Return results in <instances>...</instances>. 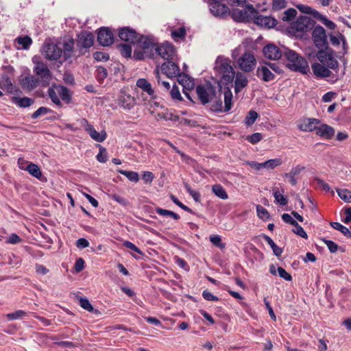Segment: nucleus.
I'll use <instances>...</instances> for the list:
<instances>
[{
	"mask_svg": "<svg viewBox=\"0 0 351 351\" xmlns=\"http://www.w3.org/2000/svg\"><path fill=\"white\" fill-rule=\"evenodd\" d=\"M58 85L53 84L48 89V95L49 98L51 99L52 102L55 104L56 106L61 107L62 102L58 97V94L57 93Z\"/></svg>",
	"mask_w": 351,
	"mask_h": 351,
	"instance_id": "nucleus-34",
	"label": "nucleus"
},
{
	"mask_svg": "<svg viewBox=\"0 0 351 351\" xmlns=\"http://www.w3.org/2000/svg\"><path fill=\"white\" fill-rule=\"evenodd\" d=\"M211 110L215 112H224V106L221 99H217L216 95L211 102Z\"/></svg>",
	"mask_w": 351,
	"mask_h": 351,
	"instance_id": "nucleus-49",
	"label": "nucleus"
},
{
	"mask_svg": "<svg viewBox=\"0 0 351 351\" xmlns=\"http://www.w3.org/2000/svg\"><path fill=\"white\" fill-rule=\"evenodd\" d=\"M319 119L315 118H308L304 119L298 125V128L303 132H313L316 130L317 125H319Z\"/></svg>",
	"mask_w": 351,
	"mask_h": 351,
	"instance_id": "nucleus-26",
	"label": "nucleus"
},
{
	"mask_svg": "<svg viewBox=\"0 0 351 351\" xmlns=\"http://www.w3.org/2000/svg\"><path fill=\"white\" fill-rule=\"evenodd\" d=\"M234 91L235 93H238L241 92L243 88L247 86L248 80L246 75L241 72H237V73H234Z\"/></svg>",
	"mask_w": 351,
	"mask_h": 351,
	"instance_id": "nucleus-28",
	"label": "nucleus"
},
{
	"mask_svg": "<svg viewBox=\"0 0 351 351\" xmlns=\"http://www.w3.org/2000/svg\"><path fill=\"white\" fill-rule=\"evenodd\" d=\"M32 61L34 64L33 71L38 77V82H40L42 86H47L52 79V75L47 63L37 60L36 58H34Z\"/></svg>",
	"mask_w": 351,
	"mask_h": 351,
	"instance_id": "nucleus-7",
	"label": "nucleus"
},
{
	"mask_svg": "<svg viewBox=\"0 0 351 351\" xmlns=\"http://www.w3.org/2000/svg\"><path fill=\"white\" fill-rule=\"evenodd\" d=\"M79 302H80V306L82 308H83L84 309L88 311V312L93 311V307L88 299L80 298L79 299Z\"/></svg>",
	"mask_w": 351,
	"mask_h": 351,
	"instance_id": "nucleus-62",
	"label": "nucleus"
},
{
	"mask_svg": "<svg viewBox=\"0 0 351 351\" xmlns=\"http://www.w3.org/2000/svg\"><path fill=\"white\" fill-rule=\"evenodd\" d=\"M241 8H233L230 14L234 21L238 22H245L253 20L257 15V10L254 9L252 5L241 6Z\"/></svg>",
	"mask_w": 351,
	"mask_h": 351,
	"instance_id": "nucleus-8",
	"label": "nucleus"
},
{
	"mask_svg": "<svg viewBox=\"0 0 351 351\" xmlns=\"http://www.w3.org/2000/svg\"><path fill=\"white\" fill-rule=\"evenodd\" d=\"M210 242L220 249H224L226 245L221 242V239L219 235H212L210 237Z\"/></svg>",
	"mask_w": 351,
	"mask_h": 351,
	"instance_id": "nucleus-59",
	"label": "nucleus"
},
{
	"mask_svg": "<svg viewBox=\"0 0 351 351\" xmlns=\"http://www.w3.org/2000/svg\"><path fill=\"white\" fill-rule=\"evenodd\" d=\"M317 58L321 63L330 69L332 71L340 72L339 64L334 58L332 51L319 50L317 52Z\"/></svg>",
	"mask_w": 351,
	"mask_h": 351,
	"instance_id": "nucleus-10",
	"label": "nucleus"
},
{
	"mask_svg": "<svg viewBox=\"0 0 351 351\" xmlns=\"http://www.w3.org/2000/svg\"><path fill=\"white\" fill-rule=\"evenodd\" d=\"M27 313L22 310H18L14 313L7 314V317L10 320H14L24 317Z\"/></svg>",
	"mask_w": 351,
	"mask_h": 351,
	"instance_id": "nucleus-56",
	"label": "nucleus"
},
{
	"mask_svg": "<svg viewBox=\"0 0 351 351\" xmlns=\"http://www.w3.org/2000/svg\"><path fill=\"white\" fill-rule=\"evenodd\" d=\"M241 47H237L232 51V58L237 62L238 67L243 71H252L256 65V60L253 53L245 51L241 56Z\"/></svg>",
	"mask_w": 351,
	"mask_h": 351,
	"instance_id": "nucleus-2",
	"label": "nucleus"
},
{
	"mask_svg": "<svg viewBox=\"0 0 351 351\" xmlns=\"http://www.w3.org/2000/svg\"><path fill=\"white\" fill-rule=\"evenodd\" d=\"M313 74L319 78H326L327 81L330 83H335L341 79L343 75V72L332 71L321 62L313 63L311 65Z\"/></svg>",
	"mask_w": 351,
	"mask_h": 351,
	"instance_id": "nucleus-6",
	"label": "nucleus"
},
{
	"mask_svg": "<svg viewBox=\"0 0 351 351\" xmlns=\"http://www.w3.org/2000/svg\"><path fill=\"white\" fill-rule=\"evenodd\" d=\"M263 51L265 58L274 60L280 59L284 53V51L274 44L267 45L264 47Z\"/></svg>",
	"mask_w": 351,
	"mask_h": 351,
	"instance_id": "nucleus-19",
	"label": "nucleus"
},
{
	"mask_svg": "<svg viewBox=\"0 0 351 351\" xmlns=\"http://www.w3.org/2000/svg\"><path fill=\"white\" fill-rule=\"evenodd\" d=\"M184 186H185L186 191L190 194V195L193 198V199L196 202H199L200 199H201V195H200L199 193H198L197 191H196L195 190H193L191 188V186L187 184H186L184 185Z\"/></svg>",
	"mask_w": 351,
	"mask_h": 351,
	"instance_id": "nucleus-61",
	"label": "nucleus"
},
{
	"mask_svg": "<svg viewBox=\"0 0 351 351\" xmlns=\"http://www.w3.org/2000/svg\"><path fill=\"white\" fill-rule=\"evenodd\" d=\"M293 226L294 227V228L293 229V232L295 234L300 236L301 237H302L304 239L308 238V235H307L306 232L304 231L303 228L298 223L297 221L293 225Z\"/></svg>",
	"mask_w": 351,
	"mask_h": 351,
	"instance_id": "nucleus-57",
	"label": "nucleus"
},
{
	"mask_svg": "<svg viewBox=\"0 0 351 351\" xmlns=\"http://www.w3.org/2000/svg\"><path fill=\"white\" fill-rule=\"evenodd\" d=\"M316 19L320 21L326 27L329 28L330 29H335L336 27V25L333 21L328 19L325 16L320 14L319 12V14L317 15Z\"/></svg>",
	"mask_w": 351,
	"mask_h": 351,
	"instance_id": "nucleus-47",
	"label": "nucleus"
},
{
	"mask_svg": "<svg viewBox=\"0 0 351 351\" xmlns=\"http://www.w3.org/2000/svg\"><path fill=\"white\" fill-rule=\"evenodd\" d=\"M97 160L100 162H106L108 160V153L106 149L99 145V152L96 156Z\"/></svg>",
	"mask_w": 351,
	"mask_h": 351,
	"instance_id": "nucleus-58",
	"label": "nucleus"
},
{
	"mask_svg": "<svg viewBox=\"0 0 351 351\" xmlns=\"http://www.w3.org/2000/svg\"><path fill=\"white\" fill-rule=\"evenodd\" d=\"M170 94L173 100L181 101L182 99L179 88L176 84L171 89Z\"/></svg>",
	"mask_w": 351,
	"mask_h": 351,
	"instance_id": "nucleus-64",
	"label": "nucleus"
},
{
	"mask_svg": "<svg viewBox=\"0 0 351 351\" xmlns=\"http://www.w3.org/2000/svg\"><path fill=\"white\" fill-rule=\"evenodd\" d=\"M274 196L275 200L277 203H278L281 206H285L287 204V199L282 194H281L278 191H276L274 192Z\"/></svg>",
	"mask_w": 351,
	"mask_h": 351,
	"instance_id": "nucleus-60",
	"label": "nucleus"
},
{
	"mask_svg": "<svg viewBox=\"0 0 351 351\" xmlns=\"http://www.w3.org/2000/svg\"><path fill=\"white\" fill-rule=\"evenodd\" d=\"M298 9L302 13L308 14L316 18L317 15L319 14V12L314 10L310 6L299 4L297 5Z\"/></svg>",
	"mask_w": 351,
	"mask_h": 351,
	"instance_id": "nucleus-45",
	"label": "nucleus"
},
{
	"mask_svg": "<svg viewBox=\"0 0 351 351\" xmlns=\"http://www.w3.org/2000/svg\"><path fill=\"white\" fill-rule=\"evenodd\" d=\"M256 213L258 217L263 220H267L270 217L267 209L261 205L256 206Z\"/></svg>",
	"mask_w": 351,
	"mask_h": 351,
	"instance_id": "nucleus-52",
	"label": "nucleus"
},
{
	"mask_svg": "<svg viewBox=\"0 0 351 351\" xmlns=\"http://www.w3.org/2000/svg\"><path fill=\"white\" fill-rule=\"evenodd\" d=\"M303 169L304 167L298 165L296 167L291 168V171L289 173H285L283 175V177L288 178L291 185L295 186L298 182L296 176H298Z\"/></svg>",
	"mask_w": 351,
	"mask_h": 351,
	"instance_id": "nucleus-32",
	"label": "nucleus"
},
{
	"mask_svg": "<svg viewBox=\"0 0 351 351\" xmlns=\"http://www.w3.org/2000/svg\"><path fill=\"white\" fill-rule=\"evenodd\" d=\"M330 43L335 46L337 47L342 43V51L341 52L343 55L346 54L348 51V46L346 43V38L343 35L339 34L337 36L334 35H330Z\"/></svg>",
	"mask_w": 351,
	"mask_h": 351,
	"instance_id": "nucleus-29",
	"label": "nucleus"
},
{
	"mask_svg": "<svg viewBox=\"0 0 351 351\" xmlns=\"http://www.w3.org/2000/svg\"><path fill=\"white\" fill-rule=\"evenodd\" d=\"M196 93L203 104L212 102L216 95V90L210 84L199 85L196 87Z\"/></svg>",
	"mask_w": 351,
	"mask_h": 351,
	"instance_id": "nucleus-9",
	"label": "nucleus"
},
{
	"mask_svg": "<svg viewBox=\"0 0 351 351\" xmlns=\"http://www.w3.org/2000/svg\"><path fill=\"white\" fill-rule=\"evenodd\" d=\"M136 86L141 88L144 92L147 93L149 95L153 97L154 90L152 87L151 84L145 79L141 78L136 82Z\"/></svg>",
	"mask_w": 351,
	"mask_h": 351,
	"instance_id": "nucleus-33",
	"label": "nucleus"
},
{
	"mask_svg": "<svg viewBox=\"0 0 351 351\" xmlns=\"http://www.w3.org/2000/svg\"><path fill=\"white\" fill-rule=\"evenodd\" d=\"M97 40L102 46H110L114 41V36L110 29L102 27L97 34Z\"/></svg>",
	"mask_w": 351,
	"mask_h": 351,
	"instance_id": "nucleus-17",
	"label": "nucleus"
},
{
	"mask_svg": "<svg viewBox=\"0 0 351 351\" xmlns=\"http://www.w3.org/2000/svg\"><path fill=\"white\" fill-rule=\"evenodd\" d=\"M224 96V112L229 111L232 108V93L229 88L225 89Z\"/></svg>",
	"mask_w": 351,
	"mask_h": 351,
	"instance_id": "nucleus-36",
	"label": "nucleus"
},
{
	"mask_svg": "<svg viewBox=\"0 0 351 351\" xmlns=\"http://www.w3.org/2000/svg\"><path fill=\"white\" fill-rule=\"evenodd\" d=\"M281 164L282 160L280 158L270 159L263 162V167L265 169L270 170L280 166Z\"/></svg>",
	"mask_w": 351,
	"mask_h": 351,
	"instance_id": "nucleus-42",
	"label": "nucleus"
},
{
	"mask_svg": "<svg viewBox=\"0 0 351 351\" xmlns=\"http://www.w3.org/2000/svg\"><path fill=\"white\" fill-rule=\"evenodd\" d=\"M314 27V21L308 16H300L291 23L289 32L297 37H302L304 34L310 32Z\"/></svg>",
	"mask_w": 351,
	"mask_h": 351,
	"instance_id": "nucleus-5",
	"label": "nucleus"
},
{
	"mask_svg": "<svg viewBox=\"0 0 351 351\" xmlns=\"http://www.w3.org/2000/svg\"><path fill=\"white\" fill-rule=\"evenodd\" d=\"M75 41L73 38H68L63 40L62 44V55L64 60L71 58L73 56Z\"/></svg>",
	"mask_w": 351,
	"mask_h": 351,
	"instance_id": "nucleus-23",
	"label": "nucleus"
},
{
	"mask_svg": "<svg viewBox=\"0 0 351 351\" xmlns=\"http://www.w3.org/2000/svg\"><path fill=\"white\" fill-rule=\"evenodd\" d=\"M56 91L58 94V97L65 104H69L71 102L72 93L69 88L62 85H58V90Z\"/></svg>",
	"mask_w": 351,
	"mask_h": 351,
	"instance_id": "nucleus-31",
	"label": "nucleus"
},
{
	"mask_svg": "<svg viewBox=\"0 0 351 351\" xmlns=\"http://www.w3.org/2000/svg\"><path fill=\"white\" fill-rule=\"evenodd\" d=\"M108 76L107 70L103 66H97L96 69V77L97 80L101 84L104 79Z\"/></svg>",
	"mask_w": 351,
	"mask_h": 351,
	"instance_id": "nucleus-50",
	"label": "nucleus"
},
{
	"mask_svg": "<svg viewBox=\"0 0 351 351\" xmlns=\"http://www.w3.org/2000/svg\"><path fill=\"white\" fill-rule=\"evenodd\" d=\"M156 213L158 215H161V216L171 217L172 218H173L176 220H178V219H180V216L177 213H174L173 211L161 208H156Z\"/></svg>",
	"mask_w": 351,
	"mask_h": 351,
	"instance_id": "nucleus-48",
	"label": "nucleus"
},
{
	"mask_svg": "<svg viewBox=\"0 0 351 351\" xmlns=\"http://www.w3.org/2000/svg\"><path fill=\"white\" fill-rule=\"evenodd\" d=\"M16 41L22 46L23 49H28L32 43V38L28 36H19L16 39Z\"/></svg>",
	"mask_w": 351,
	"mask_h": 351,
	"instance_id": "nucleus-41",
	"label": "nucleus"
},
{
	"mask_svg": "<svg viewBox=\"0 0 351 351\" xmlns=\"http://www.w3.org/2000/svg\"><path fill=\"white\" fill-rule=\"evenodd\" d=\"M138 36V34L135 30L128 27H122L119 29V36L122 40L125 42L135 44L137 40Z\"/></svg>",
	"mask_w": 351,
	"mask_h": 351,
	"instance_id": "nucleus-20",
	"label": "nucleus"
},
{
	"mask_svg": "<svg viewBox=\"0 0 351 351\" xmlns=\"http://www.w3.org/2000/svg\"><path fill=\"white\" fill-rule=\"evenodd\" d=\"M43 54L49 60H58L62 55L60 45L53 43H45L43 47Z\"/></svg>",
	"mask_w": 351,
	"mask_h": 351,
	"instance_id": "nucleus-13",
	"label": "nucleus"
},
{
	"mask_svg": "<svg viewBox=\"0 0 351 351\" xmlns=\"http://www.w3.org/2000/svg\"><path fill=\"white\" fill-rule=\"evenodd\" d=\"M171 35L175 41H178L180 39L185 38L186 29L184 26H182L178 29H171Z\"/></svg>",
	"mask_w": 351,
	"mask_h": 351,
	"instance_id": "nucleus-38",
	"label": "nucleus"
},
{
	"mask_svg": "<svg viewBox=\"0 0 351 351\" xmlns=\"http://www.w3.org/2000/svg\"><path fill=\"white\" fill-rule=\"evenodd\" d=\"M253 21L256 25L266 28L274 27L277 23L274 18L259 15L258 12Z\"/></svg>",
	"mask_w": 351,
	"mask_h": 351,
	"instance_id": "nucleus-22",
	"label": "nucleus"
},
{
	"mask_svg": "<svg viewBox=\"0 0 351 351\" xmlns=\"http://www.w3.org/2000/svg\"><path fill=\"white\" fill-rule=\"evenodd\" d=\"M79 123L82 127L85 132H86L90 137L95 141L98 143L104 142L107 138V133L104 130L100 132H97L94 128L93 125L88 123V121L83 118L80 119Z\"/></svg>",
	"mask_w": 351,
	"mask_h": 351,
	"instance_id": "nucleus-11",
	"label": "nucleus"
},
{
	"mask_svg": "<svg viewBox=\"0 0 351 351\" xmlns=\"http://www.w3.org/2000/svg\"><path fill=\"white\" fill-rule=\"evenodd\" d=\"M215 74L226 83H231L234 77V70L230 64V60L223 56H219L215 62Z\"/></svg>",
	"mask_w": 351,
	"mask_h": 351,
	"instance_id": "nucleus-3",
	"label": "nucleus"
},
{
	"mask_svg": "<svg viewBox=\"0 0 351 351\" xmlns=\"http://www.w3.org/2000/svg\"><path fill=\"white\" fill-rule=\"evenodd\" d=\"M161 71L168 77H178L181 74L179 66L172 61H167L161 66Z\"/></svg>",
	"mask_w": 351,
	"mask_h": 351,
	"instance_id": "nucleus-18",
	"label": "nucleus"
},
{
	"mask_svg": "<svg viewBox=\"0 0 351 351\" xmlns=\"http://www.w3.org/2000/svg\"><path fill=\"white\" fill-rule=\"evenodd\" d=\"M284 56L287 61V66L291 71L306 74L309 71L307 60L295 51L285 49Z\"/></svg>",
	"mask_w": 351,
	"mask_h": 351,
	"instance_id": "nucleus-1",
	"label": "nucleus"
},
{
	"mask_svg": "<svg viewBox=\"0 0 351 351\" xmlns=\"http://www.w3.org/2000/svg\"><path fill=\"white\" fill-rule=\"evenodd\" d=\"M94 40V35L87 31H83L78 35L77 47L79 49L80 55L84 54L93 45Z\"/></svg>",
	"mask_w": 351,
	"mask_h": 351,
	"instance_id": "nucleus-12",
	"label": "nucleus"
},
{
	"mask_svg": "<svg viewBox=\"0 0 351 351\" xmlns=\"http://www.w3.org/2000/svg\"><path fill=\"white\" fill-rule=\"evenodd\" d=\"M330 226L334 229L341 232L345 237L348 238H351V232L347 227L343 226L339 222H331Z\"/></svg>",
	"mask_w": 351,
	"mask_h": 351,
	"instance_id": "nucleus-39",
	"label": "nucleus"
},
{
	"mask_svg": "<svg viewBox=\"0 0 351 351\" xmlns=\"http://www.w3.org/2000/svg\"><path fill=\"white\" fill-rule=\"evenodd\" d=\"M50 111L51 110L49 108L43 106L40 107L32 114V118L37 119L41 115L47 114V113L50 112Z\"/></svg>",
	"mask_w": 351,
	"mask_h": 351,
	"instance_id": "nucleus-63",
	"label": "nucleus"
},
{
	"mask_svg": "<svg viewBox=\"0 0 351 351\" xmlns=\"http://www.w3.org/2000/svg\"><path fill=\"white\" fill-rule=\"evenodd\" d=\"M118 172L125 176L129 180L137 182L139 180V176L137 172L129 171L126 170H118Z\"/></svg>",
	"mask_w": 351,
	"mask_h": 351,
	"instance_id": "nucleus-44",
	"label": "nucleus"
},
{
	"mask_svg": "<svg viewBox=\"0 0 351 351\" xmlns=\"http://www.w3.org/2000/svg\"><path fill=\"white\" fill-rule=\"evenodd\" d=\"M212 191L216 196H217L221 199H226L228 198V195L226 190L220 184L213 185L212 187Z\"/></svg>",
	"mask_w": 351,
	"mask_h": 351,
	"instance_id": "nucleus-37",
	"label": "nucleus"
},
{
	"mask_svg": "<svg viewBox=\"0 0 351 351\" xmlns=\"http://www.w3.org/2000/svg\"><path fill=\"white\" fill-rule=\"evenodd\" d=\"M223 1L217 0L215 2L209 3L210 10L214 16H224L230 13L228 7L222 3Z\"/></svg>",
	"mask_w": 351,
	"mask_h": 351,
	"instance_id": "nucleus-16",
	"label": "nucleus"
},
{
	"mask_svg": "<svg viewBox=\"0 0 351 351\" xmlns=\"http://www.w3.org/2000/svg\"><path fill=\"white\" fill-rule=\"evenodd\" d=\"M34 102L33 99L27 97L15 98V104L21 108L29 107L33 104Z\"/></svg>",
	"mask_w": 351,
	"mask_h": 351,
	"instance_id": "nucleus-40",
	"label": "nucleus"
},
{
	"mask_svg": "<svg viewBox=\"0 0 351 351\" xmlns=\"http://www.w3.org/2000/svg\"><path fill=\"white\" fill-rule=\"evenodd\" d=\"M175 52L173 46L169 43H162L155 48V53L167 61L173 58Z\"/></svg>",
	"mask_w": 351,
	"mask_h": 351,
	"instance_id": "nucleus-15",
	"label": "nucleus"
},
{
	"mask_svg": "<svg viewBox=\"0 0 351 351\" xmlns=\"http://www.w3.org/2000/svg\"><path fill=\"white\" fill-rule=\"evenodd\" d=\"M258 118V113L254 110H250L245 118V123L250 126L256 121Z\"/></svg>",
	"mask_w": 351,
	"mask_h": 351,
	"instance_id": "nucleus-51",
	"label": "nucleus"
},
{
	"mask_svg": "<svg viewBox=\"0 0 351 351\" xmlns=\"http://www.w3.org/2000/svg\"><path fill=\"white\" fill-rule=\"evenodd\" d=\"M297 14V11L294 8H289L284 12L282 19L284 21L292 20Z\"/></svg>",
	"mask_w": 351,
	"mask_h": 351,
	"instance_id": "nucleus-54",
	"label": "nucleus"
},
{
	"mask_svg": "<svg viewBox=\"0 0 351 351\" xmlns=\"http://www.w3.org/2000/svg\"><path fill=\"white\" fill-rule=\"evenodd\" d=\"M336 191L342 200L346 202H351V191L350 190L346 189H336Z\"/></svg>",
	"mask_w": 351,
	"mask_h": 351,
	"instance_id": "nucleus-46",
	"label": "nucleus"
},
{
	"mask_svg": "<svg viewBox=\"0 0 351 351\" xmlns=\"http://www.w3.org/2000/svg\"><path fill=\"white\" fill-rule=\"evenodd\" d=\"M324 242L331 253H335L338 250H340L341 252H344V250L342 247H339V245L332 241L324 239Z\"/></svg>",
	"mask_w": 351,
	"mask_h": 351,
	"instance_id": "nucleus-55",
	"label": "nucleus"
},
{
	"mask_svg": "<svg viewBox=\"0 0 351 351\" xmlns=\"http://www.w3.org/2000/svg\"><path fill=\"white\" fill-rule=\"evenodd\" d=\"M256 75L258 78L265 82H270L275 79V75L267 66H259L256 69Z\"/></svg>",
	"mask_w": 351,
	"mask_h": 351,
	"instance_id": "nucleus-24",
	"label": "nucleus"
},
{
	"mask_svg": "<svg viewBox=\"0 0 351 351\" xmlns=\"http://www.w3.org/2000/svg\"><path fill=\"white\" fill-rule=\"evenodd\" d=\"M121 53L125 58H130L132 55V49L130 45L121 44L119 45Z\"/></svg>",
	"mask_w": 351,
	"mask_h": 351,
	"instance_id": "nucleus-53",
	"label": "nucleus"
},
{
	"mask_svg": "<svg viewBox=\"0 0 351 351\" xmlns=\"http://www.w3.org/2000/svg\"><path fill=\"white\" fill-rule=\"evenodd\" d=\"M315 134L324 139H331L335 135V129L325 123H319L317 125Z\"/></svg>",
	"mask_w": 351,
	"mask_h": 351,
	"instance_id": "nucleus-21",
	"label": "nucleus"
},
{
	"mask_svg": "<svg viewBox=\"0 0 351 351\" xmlns=\"http://www.w3.org/2000/svg\"><path fill=\"white\" fill-rule=\"evenodd\" d=\"M38 84V80L33 75H28L21 80V86L27 90H32Z\"/></svg>",
	"mask_w": 351,
	"mask_h": 351,
	"instance_id": "nucleus-30",
	"label": "nucleus"
},
{
	"mask_svg": "<svg viewBox=\"0 0 351 351\" xmlns=\"http://www.w3.org/2000/svg\"><path fill=\"white\" fill-rule=\"evenodd\" d=\"M178 80L183 86V93L189 99L191 97L186 90H190L194 88L195 84L193 80L186 75L181 73L178 77Z\"/></svg>",
	"mask_w": 351,
	"mask_h": 351,
	"instance_id": "nucleus-25",
	"label": "nucleus"
},
{
	"mask_svg": "<svg viewBox=\"0 0 351 351\" xmlns=\"http://www.w3.org/2000/svg\"><path fill=\"white\" fill-rule=\"evenodd\" d=\"M265 241H267V243L271 247L274 254L276 256H281V254H282V253L283 252L282 249L281 247H278L269 237L265 236Z\"/></svg>",
	"mask_w": 351,
	"mask_h": 351,
	"instance_id": "nucleus-43",
	"label": "nucleus"
},
{
	"mask_svg": "<svg viewBox=\"0 0 351 351\" xmlns=\"http://www.w3.org/2000/svg\"><path fill=\"white\" fill-rule=\"evenodd\" d=\"M27 171L34 178L40 180H43V173L37 165L34 163H29V165L27 166Z\"/></svg>",
	"mask_w": 351,
	"mask_h": 351,
	"instance_id": "nucleus-35",
	"label": "nucleus"
},
{
	"mask_svg": "<svg viewBox=\"0 0 351 351\" xmlns=\"http://www.w3.org/2000/svg\"><path fill=\"white\" fill-rule=\"evenodd\" d=\"M118 104L125 109H131L135 104V99L131 95L121 92L118 97Z\"/></svg>",
	"mask_w": 351,
	"mask_h": 351,
	"instance_id": "nucleus-27",
	"label": "nucleus"
},
{
	"mask_svg": "<svg viewBox=\"0 0 351 351\" xmlns=\"http://www.w3.org/2000/svg\"><path fill=\"white\" fill-rule=\"evenodd\" d=\"M138 47L143 49L142 52L134 51V57L136 60H142L145 57L154 56L156 44L152 37L138 35L136 43Z\"/></svg>",
	"mask_w": 351,
	"mask_h": 351,
	"instance_id": "nucleus-4",
	"label": "nucleus"
},
{
	"mask_svg": "<svg viewBox=\"0 0 351 351\" xmlns=\"http://www.w3.org/2000/svg\"><path fill=\"white\" fill-rule=\"evenodd\" d=\"M312 37L315 46L319 49L327 47V37L324 28L321 25L313 27Z\"/></svg>",
	"mask_w": 351,
	"mask_h": 351,
	"instance_id": "nucleus-14",
	"label": "nucleus"
}]
</instances>
